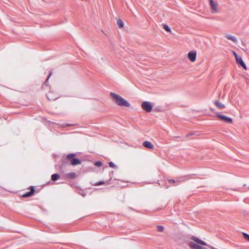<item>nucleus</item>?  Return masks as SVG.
Wrapping results in <instances>:
<instances>
[{
    "mask_svg": "<svg viewBox=\"0 0 249 249\" xmlns=\"http://www.w3.org/2000/svg\"><path fill=\"white\" fill-rule=\"evenodd\" d=\"M232 53L233 54L234 56H235V58H236V57L239 56L237 54V53L234 51H232Z\"/></svg>",
    "mask_w": 249,
    "mask_h": 249,
    "instance_id": "393cba45",
    "label": "nucleus"
},
{
    "mask_svg": "<svg viewBox=\"0 0 249 249\" xmlns=\"http://www.w3.org/2000/svg\"><path fill=\"white\" fill-rule=\"evenodd\" d=\"M141 107L145 112H150L152 111L153 106L151 102L144 101L142 103Z\"/></svg>",
    "mask_w": 249,
    "mask_h": 249,
    "instance_id": "20e7f679",
    "label": "nucleus"
},
{
    "mask_svg": "<svg viewBox=\"0 0 249 249\" xmlns=\"http://www.w3.org/2000/svg\"><path fill=\"white\" fill-rule=\"evenodd\" d=\"M225 107V106L223 104H221L220 103H219V108H224Z\"/></svg>",
    "mask_w": 249,
    "mask_h": 249,
    "instance_id": "b1692460",
    "label": "nucleus"
},
{
    "mask_svg": "<svg viewBox=\"0 0 249 249\" xmlns=\"http://www.w3.org/2000/svg\"><path fill=\"white\" fill-rule=\"evenodd\" d=\"M219 120H220L227 124H231L233 122L232 119L231 118L227 117V116L223 115H219Z\"/></svg>",
    "mask_w": 249,
    "mask_h": 249,
    "instance_id": "39448f33",
    "label": "nucleus"
},
{
    "mask_svg": "<svg viewBox=\"0 0 249 249\" xmlns=\"http://www.w3.org/2000/svg\"><path fill=\"white\" fill-rule=\"evenodd\" d=\"M163 27L164 29L166 31L169 32V33H171V29L169 28V27L167 24H163Z\"/></svg>",
    "mask_w": 249,
    "mask_h": 249,
    "instance_id": "f3484780",
    "label": "nucleus"
},
{
    "mask_svg": "<svg viewBox=\"0 0 249 249\" xmlns=\"http://www.w3.org/2000/svg\"><path fill=\"white\" fill-rule=\"evenodd\" d=\"M66 177L67 178H71V179H73V178H74L76 177V175H75V173L71 172V173H69L67 174L66 175Z\"/></svg>",
    "mask_w": 249,
    "mask_h": 249,
    "instance_id": "4468645a",
    "label": "nucleus"
},
{
    "mask_svg": "<svg viewBox=\"0 0 249 249\" xmlns=\"http://www.w3.org/2000/svg\"><path fill=\"white\" fill-rule=\"evenodd\" d=\"M59 178V175L57 174H54L52 175L51 178L53 181H56Z\"/></svg>",
    "mask_w": 249,
    "mask_h": 249,
    "instance_id": "2eb2a0df",
    "label": "nucleus"
},
{
    "mask_svg": "<svg viewBox=\"0 0 249 249\" xmlns=\"http://www.w3.org/2000/svg\"><path fill=\"white\" fill-rule=\"evenodd\" d=\"M243 236L244 237V238L247 240V241L249 242V235L246 233H243Z\"/></svg>",
    "mask_w": 249,
    "mask_h": 249,
    "instance_id": "6ab92c4d",
    "label": "nucleus"
},
{
    "mask_svg": "<svg viewBox=\"0 0 249 249\" xmlns=\"http://www.w3.org/2000/svg\"><path fill=\"white\" fill-rule=\"evenodd\" d=\"M214 104L216 107H218V101H215L214 102Z\"/></svg>",
    "mask_w": 249,
    "mask_h": 249,
    "instance_id": "a878e982",
    "label": "nucleus"
},
{
    "mask_svg": "<svg viewBox=\"0 0 249 249\" xmlns=\"http://www.w3.org/2000/svg\"><path fill=\"white\" fill-rule=\"evenodd\" d=\"M94 164L96 166L100 167L102 165V163L101 161H96Z\"/></svg>",
    "mask_w": 249,
    "mask_h": 249,
    "instance_id": "412c9836",
    "label": "nucleus"
},
{
    "mask_svg": "<svg viewBox=\"0 0 249 249\" xmlns=\"http://www.w3.org/2000/svg\"><path fill=\"white\" fill-rule=\"evenodd\" d=\"M30 191L23 194L22 196L23 197H27L33 196L35 193V189L33 186L30 187Z\"/></svg>",
    "mask_w": 249,
    "mask_h": 249,
    "instance_id": "1a4fd4ad",
    "label": "nucleus"
},
{
    "mask_svg": "<svg viewBox=\"0 0 249 249\" xmlns=\"http://www.w3.org/2000/svg\"><path fill=\"white\" fill-rule=\"evenodd\" d=\"M53 74V71H49V75H48V78L47 79H46L45 83H46L47 82H48V80L49 79V78L51 76V75H52Z\"/></svg>",
    "mask_w": 249,
    "mask_h": 249,
    "instance_id": "4be33fe9",
    "label": "nucleus"
},
{
    "mask_svg": "<svg viewBox=\"0 0 249 249\" xmlns=\"http://www.w3.org/2000/svg\"><path fill=\"white\" fill-rule=\"evenodd\" d=\"M110 95L112 97L113 101L119 106L125 107H130V104L120 95L113 92H110Z\"/></svg>",
    "mask_w": 249,
    "mask_h": 249,
    "instance_id": "f03ea898",
    "label": "nucleus"
},
{
    "mask_svg": "<svg viewBox=\"0 0 249 249\" xmlns=\"http://www.w3.org/2000/svg\"><path fill=\"white\" fill-rule=\"evenodd\" d=\"M216 116L218 117V114L216 113Z\"/></svg>",
    "mask_w": 249,
    "mask_h": 249,
    "instance_id": "bb28decb",
    "label": "nucleus"
},
{
    "mask_svg": "<svg viewBox=\"0 0 249 249\" xmlns=\"http://www.w3.org/2000/svg\"><path fill=\"white\" fill-rule=\"evenodd\" d=\"M109 167H112V168H116V166L115 165V164L112 162H109Z\"/></svg>",
    "mask_w": 249,
    "mask_h": 249,
    "instance_id": "aec40b11",
    "label": "nucleus"
},
{
    "mask_svg": "<svg viewBox=\"0 0 249 249\" xmlns=\"http://www.w3.org/2000/svg\"><path fill=\"white\" fill-rule=\"evenodd\" d=\"M192 239L196 243L189 242L188 245L191 249H208L209 246L205 242L194 236L192 237Z\"/></svg>",
    "mask_w": 249,
    "mask_h": 249,
    "instance_id": "f257e3e1",
    "label": "nucleus"
},
{
    "mask_svg": "<svg viewBox=\"0 0 249 249\" xmlns=\"http://www.w3.org/2000/svg\"><path fill=\"white\" fill-rule=\"evenodd\" d=\"M157 231L160 232H162L163 231L164 228L162 226H157Z\"/></svg>",
    "mask_w": 249,
    "mask_h": 249,
    "instance_id": "a211bd4d",
    "label": "nucleus"
},
{
    "mask_svg": "<svg viewBox=\"0 0 249 249\" xmlns=\"http://www.w3.org/2000/svg\"><path fill=\"white\" fill-rule=\"evenodd\" d=\"M189 178V177H188V176H184V177H179L178 178V179L177 180H173V179H169L168 181L169 183H174L175 182H179L183 181H184L185 180L188 179Z\"/></svg>",
    "mask_w": 249,
    "mask_h": 249,
    "instance_id": "0eeeda50",
    "label": "nucleus"
},
{
    "mask_svg": "<svg viewBox=\"0 0 249 249\" xmlns=\"http://www.w3.org/2000/svg\"><path fill=\"white\" fill-rule=\"evenodd\" d=\"M225 37L228 39L231 40V41H232L233 42H236L237 41V39L235 38V37H234V36H232L231 35H226L225 36Z\"/></svg>",
    "mask_w": 249,
    "mask_h": 249,
    "instance_id": "ddd939ff",
    "label": "nucleus"
},
{
    "mask_svg": "<svg viewBox=\"0 0 249 249\" xmlns=\"http://www.w3.org/2000/svg\"><path fill=\"white\" fill-rule=\"evenodd\" d=\"M47 97L49 100L54 101L58 98V95L55 92L50 91L47 94Z\"/></svg>",
    "mask_w": 249,
    "mask_h": 249,
    "instance_id": "423d86ee",
    "label": "nucleus"
},
{
    "mask_svg": "<svg viewBox=\"0 0 249 249\" xmlns=\"http://www.w3.org/2000/svg\"><path fill=\"white\" fill-rule=\"evenodd\" d=\"M210 6L213 12H217V4L213 0H210Z\"/></svg>",
    "mask_w": 249,
    "mask_h": 249,
    "instance_id": "9d476101",
    "label": "nucleus"
},
{
    "mask_svg": "<svg viewBox=\"0 0 249 249\" xmlns=\"http://www.w3.org/2000/svg\"><path fill=\"white\" fill-rule=\"evenodd\" d=\"M117 25L120 28H121L124 27V24L123 21L122 20L119 19L117 21Z\"/></svg>",
    "mask_w": 249,
    "mask_h": 249,
    "instance_id": "dca6fc26",
    "label": "nucleus"
},
{
    "mask_svg": "<svg viewBox=\"0 0 249 249\" xmlns=\"http://www.w3.org/2000/svg\"><path fill=\"white\" fill-rule=\"evenodd\" d=\"M103 184H104L103 181H100V182H97L95 184V185L98 186V185H100Z\"/></svg>",
    "mask_w": 249,
    "mask_h": 249,
    "instance_id": "5701e85b",
    "label": "nucleus"
},
{
    "mask_svg": "<svg viewBox=\"0 0 249 249\" xmlns=\"http://www.w3.org/2000/svg\"><path fill=\"white\" fill-rule=\"evenodd\" d=\"M143 146L148 149H153L154 148L153 144L149 141H144L143 142Z\"/></svg>",
    "mask_w": 249,
    "mask_h": 249,
    "instance_id": "f8f14e48",
    "label": "nucleus"
},
{
    "mask_svg": "<svg viewBox=\"0 0 249 249\" xmlns=\"http://www.w3.org/2000/svg\"><path fill=\"white\" fill-rule=\"evenodd\" d=\"M75 156L74 154H69L67 156V159L70 161L71 164L73 166L80 164L81 163L80 160L74 158Z\"/></svg>",
    "mask_w": 249,
    "mask_h": 249,
    "instance_id": "7ed1b4c3",
    "label": "nucleus"
},
{
    "mask_svg": "<svg viewBox=\"0 0 249 249\" xmlns=\"http://www.w3.org/2000/svg\"><path fill=\"white\" fill-rule=\"evenodd\" d=\"M196 52H190L188 54L189 59L192 61L194 62L196 59Z\"/></svg>",
    "mask_w": 249,
    "mask_h": 249,
    "instance_id": "6e6552de",
    "label": "nucleus"
},
{
    "mask_svg": "<svg viewBox=\"0 0 249 249\" xmlns=\"http://www.w3.org/2000/svg\"><path fill=\"white\" fill-rule=\"evenodd\" d=\"M235 60L237 64L241 65L245 70H247V67L241 56H238L236 57V58H235Z\"/></svg>",
    "mask_w": 249,
    "mask_h": 249,
    "instance_id": "9b49d317",
    "label": "nucleus"
}]
</instances>
